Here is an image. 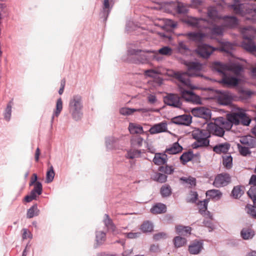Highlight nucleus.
<instances>
[{"label":"nucleus","instance_id":"nucleus-55","mask_svg":"<svg viewBox=\"0 0 256 256\" xmlns=\"http://www.w3.org/2000/svg\"><path fill=\"white\" fill-rule=\"evenodd\" d=\"M242 194V190L238 186H234L232 192V195L235 198L240 197Z\"/></svg>","mask_w":256,"mask_h":256},{"label":"nucleus","instance_id":"nucleus-58","mask_svg":"<svg viewBox=\"0 0 256 256\" xmlns=\"http://www.w3.org/2000/svg\"><path fill=\"white\" fill-rule=\"evenodd\" d=\"M159 171L164 172L166 174H170L173 172L174 169L172 166H161L158 168Z\"/></svg>","mask_w":256,"mask_h":256},{"label":"nucleus","instance_id":"nucleus-53","mask_svg":"<svg viewBox=\"0 0 256 256\" xmlns=\"http://www.w3.org/2000/svg\"><path fill=\"white\" fill-rule=\"evenodd\" d=\"M170 187L168 185H164L161 188L160 193L162 196L166 197L171 194Z\"/></svg>","mask_w":256,"mask_h":256},{"label":"nucleus","instance_id":"nucleus-24","mask_svg":"<svg viewBox=\"0 0 256 256\" xmlns=\"http://www.w3.org/2000/svg\"><path fill=\"white\" fill-rule=\"evenodd\" d=\"M182 150V147L178 142H174L170 147L166 148L165 152L169 154H176L180 152Z\"/></svg>","mask_w":256,"mask_h":256},{"label":"nucleus","instance_id":"nucleus-7","mask_svg":"<svg viewBox=\"0 0 256 256\" xmlns=\"http://www.w3.org/2000/svg\"><path fill=\"white\" fill-rule=\"evenodd\" d=\"M82 97L79 95L74 96L70 102L69 110L73 118L75 120H78L82 118Z\"/></svg>","mask_w":256,"mask_h":256},{"label":"nucleus","instance_id":"nucleus-34","mask_svg":"<svg viewBox=\"0 0 256 256\" xmlns=\"http://www.w3.org/2000/svg\"><path fill=\"white\" fill-rule=\"evenodd\" d=\"M176 229L178 234L183 236L190 235L192 230L191 227L189 226H183L182 225L176 226Z\"/></svg>","mask_w":256,"mask_h":256},{"label":"nucleus","instance_id":"nucleus-12","mask_svg":"<svg viewBox=\"0 0 256 256\" xmlns=\"http://www.w3.org/2000/svg\"><path fill=\"white\" fill-rule=\"evenodd\" d=\"M217 94V100L220 104L227 106L232 103L233 96L229 92L219 90Z\"/></svg>","mask_w":256,"mask_h":256},{"label":"nucleus","instance_id":"nucleus-28","mask_svg":"<svg viewBox=\"0 0 256 256\" xmlns=\"http://www.w3.org/2000/svg\"><path fill=\"white\" fill-rule=\"evenodd\" d=\"M230 148V144L227 142L220 144L213 148V150L218 154L226 153Z\"/></svg>","mask_w":256,"mask_h":256},{"label":"nucleus","instance_id":"nucleus-18","mask_svg":"<svg viewBox=\"0 0 256 256\" xmlns=\"http://www.w3.org/2000/svg\"><path fill=\"white\" fill-rule=\"evenodd\" d=\"M167 124L166 122L155 124L150 128L149 132L152 134L165 132L167 131Z\"/></svg>","mask_w":256,"mask_h":256},{"label":"nucleus","instance_id":"nucleus-40","mask_svg":"<svg viewBox=\"0 0 256 256\" xmlns=\"http://www.w3.org/2000/svg\"><path fill=\"white\" fill-rule=\"evenodd\" d=\"M105 226L108 230L114 232L116 226L112 222V220L109 217L108 214H104V219L103 220Z\"/></svg>","mask_w":256,"mask_h":256},{"label":"nucleus","instance_id":"nucleus-41","mask_svg":"<svg viewBox=\"0 0 256 256\" xmlns=\"http://www.w3.org/2000/svg\"><path fill=\"white\" fill-rule=\"evenodd\" d=\"M144 139L140 136L136 135L132 136L130 142L134 147H140L142 146Z\"/></svg>","mask_w":256,"mask_h":256},{"label":"nucleus","instance_id":"nucleus-21","mask_svg":"<svg viewBox=\"0 0 256 256\" xmlns=\"http://www.w3.org/2000/svg\"><path fill=\"white\" fill-rule=\"evenodd\" d=\"M242 43V46L248 52H256V46L254 42V39L244 38Z\"/></svg>","mask_w":256,"mask_h":256},{"label":"nucleus","instance_id":"nucleus-9","mask_svg":"<svg viewBox=\"0 0 256 256\" xmlns=\"http://www.w3.org/2000/svg\"><path fill=\"white\" fill-rule=\"evenodd\" d=\"M216 122L224 128V130H229L231 129L233 124L238 125V120H236V116L234 113L228 114L226 118L219 117L216 119Z\"/></svg>","mask_w":256,"mask_h":256},{"label":"nucleus","instance_id":"nucleus-1","mask_svg":"<svg viewBox=\"0 0 256 256\" xmlns=\"http://www.w3.org/2000/svg\"><path fill=\"white\" fill-rule=\"evenodd\" d=\"M212 67L222 77L221 82L228 86H235L238 84V78L229 76L230 72L240 76L244 70L242 66L238 64H229L215 62L212 63Z\"/></svg>","mask_w":256,"mask_h":256},{"label":"nucleus","instance_id":"nucleus-26","mask_svg":"<svg viewBox=\"0 0 256 256\" xmlns=\"http://www.w3.org/2000/svg\"><path fill=\"white\" fill-rule=\"evenodd\" d=\"M138 112L142 113L148 112L146 108H122L120 110V112L121 114L124 116H129L132 114L134 112Z\"/></svg>","mask_w":256,"mask_h":256},{"label":"nucleus","instance_id":"nucleus-54","mask_svg":"<svg viewBox=\"0 0 256 256\" xmlns=\"http://www.w3.org/2000/svg\"><path fill=\"white\" fill-rule=\"evenodd\" d=\"M246 212L252 216L253 218H256V208L251 204H247L246 207Z\"/></svg>","mask_w":256,"mask_h":256},{"label":"nucleus","instance_id":"nucleus-57","mask_svg":"<svg viewBox=\"0 0 256 256\" xmlns=\"http://www.w3.org/2000/svg\"><path fill=\"white\" fill-rule=\"evenodd\" d=\"M240 96L242 99L249 98L252 94V92L248 90H241L239 92Z\"/></svg>","mask_w":256,"mask_h":256},{"label":"nucleus","instance_id":"nucleus-10","mask_svg":"<svg viewBox=\"0 0 256 256\" xmlns=\"http://www.w3.org/2000/svg\"><path fill=\"white\" fill-rule=\"evenodd\" d=\"M231 181L230 175L227 173L218 174L213 182V185L216 188H220L227 186Z\"/></svg>","mask_w":256,"mask_h":256},{"label":"nucleus","instance_id":"nucleus-13","mask_svg":"<svg viewBox=\"0 0 256 256\" xmlns=\"http://www.w3.org/2000/svg\"><path fill=\"white\" fill-rule=\"evenodd\" d=\"M207 129L210 134H212L214 136L222 137L224 134V130L219 124L215 121V122L209 123L207 126Z\"/></svg>","mask_w":256,"mask_h":256},{"label":"nucleus","instance_id":"nucleus-23","mask_svg":"<svg viewBox=\"0 0 256 256\" xmlns=\"http://www.w3.org/2000/svg\"><path fill=\"white\" fill-rule=\"evenodd\" d=\"M208 200H204L202 201H200L198 204V206L199 209V212L204 216H208V217L211 218L210 212L207 211L208 204Z\"/></svg>","mask_w":256,"mask_h":256},{"label":"nucleus","instance_id":"nucleus-44","mask_svg":"<svg viewBox=\"0 0 256 256\" xmlns=\"http://www.w3.org/2000/svg\"><path fill=\"white\" fill-rule=\"evenodd\" d=\"M140 230L143 232H151L153 230V224L149 221H146L141 225Z\"/></svg>","mask_w":256,"mask_h":256},{"label":"nucleus","instance_id":"nucleus-31","mask_svg":"<svg viewBox=\"0 0 256 256\" xmlns=\"http://www.w3.org/2000/svg\"><path fill=\"white\" fill-rule=\"evenodd\" d=\"M62 110V98H59L56 102V108L54 110L52 119H51V123L52 124L54 122V118L55 116L58 117L60 114Z\"/></svg>","mask_w":256,"mask_h":256},{"label":"nucleus","instance_id":"nucleus-15","mask_svg":"<svg viewBox=\"0 0 256 256\" xmlns=\"http://www.w3.org/2000/svg\"><path fill=\"white\" fill-rule=\"evenodd\" d=\"M192 114L196 117L208 119L211 116L210 110L205 107H198L192 110Z\"/></svg>","mask_w":256,"mask_h":256},{"label":"nucleus","instance_id":"nucleus-39","mask_svg":"<svg viewBox=\"0 0 256 256\" xmlns=\"http://www.w3.org/2000/svg\"><path fill=\"white\" fill-rule=\"evenodd\" d=\"M130 132L132 134H142L144 132L143 128L142 126L134 123H130L128 126Z\"/></svg>","mask_w":256,"mask_h":256},{"label":"nucleus","instance_id":"nucleus-2","mask_svg":"<svg viewBox=\"0 0 256 256\" xmlns=\"http://www.w3.org/2000/svg\"><path fill=\"white\" fill-rule=\"evenodd\" d=\"M186 65L188 67L187 72H174V76L180 82V86H186L192 89H196L189 78V76H198L202 68V64L197 62H187Z\"/></svg>","mask_w":256,"mask_h":256},{"label":"nucleus","instance_id":"nucleus-52","mask_svg":"<svg viewBox=\"0 0 256 256\" xmlns=\"http://www.w3.org/2000/svg\"><path fill=\"white\" fill-rule=\"evenodd\" d=\"M208 16L212 20H215L218 16V11L214 7H210L208 10Z\"/></svg>","mask_w":256,"mask_h":256},{"label":"nucleus","instance_id":"nucleus-16","mask_svg":"<svg viewBox=\"0 0 256 256\" xmlns=\"http://www.w3.org/2000/svg\"><path fill=\"white\" fill-rule=\"evenodd\" d=\"M233 113L236 116V120H238V124L240 123L244 126H248L250 124L251 120L246 116L244 111L240 110Z\"/></svg>","mask_w":256,"mask_h":256},{"label":"nucleus","instance_id":"nucleus-45","mask_svg":"<svg viewBox=\"0 0 256 256\" xmlns=\"http://www.w3.org/2000/svg\"><path fill=\"white\" fill-rule=\"evenodd\" d=\"M167 176L160 172H156L153 176L152 178L154 180L159 182H164L167 180Z\"/></svg>","mask_w":256,"mask_h":256},{"label":"nucleus","instance_id":"nucleus-35","mask_svg":"<svg viewBox=\"0 0 256 256\" xmlns=\"http://www.w3.org/2000/svg\"><path fill=\"white\" fill-rule=\"evenodd\" d=\"M206 195L210 198L218 200L221 198L222 193L220 190L214 189L208 190Z\"/></svg>","mask_w":256,"mask_h":256},{"label":"nucleus","instance_id":"nucleus-8","mask_svg":"<svg viewBox=\"0 0 256 256\" xmlns=\"http://www.w3.org/2000/svg\"><path fill=\"white\" fill-rule=\"evenodd\" d=\"M178 86L180 88L182 98L186 102L196 104L201 103L200 98L192 91V89L186 86H180V82L178 84Z\"/></svg>","mask_w":256,"mask_h":256},{"label":"nucleus","instance_id":"nucleus-63","mask_svg":"<svg viewBox=\"0 0 256 256\" xmlns=\"http://www.w3.org/2000/svg\"><path fill=\"white\" fill-rule=\"evenodd\" d=\"M34 186V188L32 190L36 192L38 196L41 194L42 191V184L40 182H38Z\"/></svg>","mask_w":256,"mask_h":256},{"label":"nucleus","instance_id":"nucleus-19","mask_svg":"<svg viewBox=\"0 0 256 256\" xmlns=\"http://www.w3.org/2000/svg\"><path fill=\"white\" fill-rule=\"evenodd\" d=\"M174 122L180 125L188 126L192 122V116L188 114L180 116L174 118Z\"/></svg>","mask_w":256,"mask_h":256},{"label":"nucleus","instance_id":"nucleus-61","mask_svg":"<svg viewBox=\"0 0 256 256\" xmlns=\"http://www.w3.org/2000/svg\"><path fill=\"white\" fill-rule=\"evenodd\" d=\"M232 48V44L229 42H224L222 46L220 48V50L222 52H230V50Z\"/></svg>","mask_w":256,"mask_h":256},{"label":"nucleus","instance_id":"nucleus-42","mask_svg":"<svg viewBox=\"0 0 256 256\" xmlns=\"http://www.w3.org/2000/svg\"><path fill=\"white\" fill-rule=\"evenodd\" d=\"M141 153L140 150L130 149L128 151L126 157L130 159L138 158L140 156Z\"/></svg>","mask_w":256,"mask_h":256},{"label":"nucleus","instance_id":"nucleus-36","mask_svg":"<svg viewBox=\"0 0 256 256\" xmlns=\"http://www.w3.org/2000/svg\"><path fill=\"white\" fill-rule=\"evenodd\" d=\"M178 13L180 14H186L188 12V6L182 2H178L173 4Z\"/></svg>","mask_w":256,"mask_h":256},{"label":"nucleus","instance_id":"nucleus-50","mask_svg":"<svg viewBox=\"0 0 256 256\" xmlns=\"http://www.w3.org/2000/svg\"><path fill=\"white\" fill-rule=\"evenodd\" d=\"M174 240V246L176 248L183 246L186 242L185 238L179 236L175 237Z\"/></svg>","mask_w":256,"mask_h":256},{"label":"nucleus","instance_id":"nucleus-17","mask_svg":"<svg viewBox=\"0 0 256 256\" xmlns=\"http://www.w3.org/2000/svg\"><path fill=\"white\" fill-rule=\"evenodd\" d=\"M240 142L242 145L250 148L256 146V138L250 135L242 136L240 139Z\"/></svg>","mask_w":256,"mask_h":256},{"label":"nucleus","instance_id":"nucleus-29","mask_svg":"<svg viewBox=\"0 0 256 256\" xmlns=\"http://www.w3.org/2000/svg\"><path fill=\"white\" fill-rule=\"evenodd\" d=\"M167 160V155L166 154L157 153L155 154L153 162L155 164L160 166L166 163Z\"/></svg>","mask_w":256,"mask_h":256},{"label":"nucleus","instance_id":"nucleus-49","mask_svg":"<svg viewBox=\"0 0 256 256\" xmlns=\"http://www.w3.org/2000/svg\"><path fill=\"white\" fill-rule=\"evenodd\" d=\"M12 101H10L7 104L6 108L5 110L4 114V117L6 120H10L12 114Z\"/></svg>","mask_w":256,"mask_h":256},{"label":"nucleus","instance_id":"nucleus-4","mask_svg":"<svg viewBox=\"0 0 256 256\" xmlns=\"http://www.w3.org/2000/svg\"><path fill=\"white\" fill-rule=\"evenodd\" d=\"M185 23L200 30L209 29L210 32L214 36L222 34L224 28L222 26L212 25L206 20L204 18H196L194 17H188L184 20Z\"/></svg>","mask_w":256,"mask_h":256},{"label":"nucleus","instance_id":"nucleus-64","mask_svg":"<svg viewBox=\"0 0 256 256\" xmlns=\"http://www.w3.org/2000/svg\"><path fill=\"white\" fill-rule=\"evenodd\" d=\"M154 239L156 240H158L162 239H165L167 238V234L164 232L156 234L153 236Z\"/></svg>","mask_w":256,"mask_h":256},{"label":"nucleus","instance_id":"nucleus-37","mask_svg":"<svg viewBox=\"0 0 256 256\" xmlns=\"http://www.w3.org/2000/svg\"><path fill=\"white\" fill-rule=\"evenodd\" d=\"M148 52H152L154 54V55L156 56V54H160L162 55H164L166 56H169L172 54V50L171 48L168 46H164L162 48L158 50V52H154L151 50H147Z\"/></svg>","mask_w":256,"mask_h":256},{"label":"nucleus","instance_id":"nucleus-33","mask_svg":"<svg viewBox=\"0 0 256 256\" xmlns=\"http://www.w3.org/2000/svg\"><path fill=\"white\" fill-rule=\"evenodd\" d=\"M188 38L195 42H200L204 36V34L201 32H190L186 34Z\"/></svg>","mask_w":256,"mask_h":256},{"label":"nucleus","instance_id":"nucleus-22","mask_svg":"<svg viewBox=\"0 0 256 256\" xmlns=\"http://www.w3.org/2000/svg\"><path fill=\"white\" fill-rule=\"evenodd\" d=\"M202 248V242L196 241L193 242L189 246L188 250L190 254H198L201 252Z\"/></svg>","mask_w":256,"mask_h":256},{"label":"nucleus","instance_id":"nucleus-62","mask_svg":"<svg viewBox=\"0 0 256 256\" xmlns=\"http://www.w3.org/2000/svg\"><path fill=\"white\" fill-rule=\"evenodd\" d=\"M163 21L164 23V27L169 28H174L176 26V24L174 22L170 19H164Z\"/></svg>","mask_w":256,"mask_h":256},{"label":"nucleus","instance_id":"nucleus-32","mask_svg":"<svg viewBox=\"0 0 256 256\" xmlns=\"http://www.w3.org/2000/svg\"><path fill=\"white\" fill-rule=\"evenodd\" d=\"M166 210L165 204L162 203H158L154 205L150 209V212L154 214L164 213Z\"/></svg>","mask_w":256,"mask_h":256},{"label":"nucleus","instance_id":"nucleus-48","mask_svg":"<svg viewBox=\"0 0 256 256\" xmlns=\"http://www.w3.org/2000/svg\"><path fill=\"white\" fill-rule=\"evenodd\" d=\"M238 148L240 153L242 156H246L248 154H250L251 153L250 150V148L248 146L238 144Z\"/></svg>","mask_w":256,"mask_h":256},{"label":"nucleus","instance_id":"nucleus-11","mask_svg":"<svg viewBox=\"0 0 256 256\" xmlns=\"http://www.w3.org/2000/svg\"><path fill=\"white\" fill-rule=\"evenodd\" d=\"M216 50V48L210 45L200 44L198 46L196 52L201 57L208 58Z\"/></svg>","mask_w":256,"mask_h":256},{"label":"nucleus","instance_id":"nucleus-56","mask_svg":"<svg viewBox=\"0 0 256 256\" xmlns=\"http://www.w3.org/2000/svg\"><path fill=\"white\" fill-rule=\"evenodd\" d=\"M106 240V233L102 232H96V240L98 244H101Z\"/></svg>","mask_w":256,"mask_h":256},{"label":"nucleus","instance_id":"nucleus-30","mask_svg":"<svg viewBox=\"0 0 256 256\" xmlns=\"http://www.w3.org/2000/svg\"><path fill=\"white\" fill-rule=\"evenodd\" d=\"M254 234V230L249 228H243L240 232V236L244 240L252 239Z\"/></svg>","mask_w":256,"mask_h":256},{"label":"nucleus","instance_id":"nucleus-14","mask_svg":"<svg viewBox=\"0 0 256 256\" xmlns=\"http://www.w3.org/2000/svg\"><path fill=\"white\" fill-rule=\"evenodd\" d=\"M164 101L166 104L173 107L180 108L182 106L180 97L176 94H168L164 97Z\"/></svg>","mask_w":256,"mask_h":256},{"label":"nucleus","instance_id":"nucleus-51","mask_svg":"<svg viewBox=\"0 0 256 256\" xmlns=\"http://www.w3.org/2000/svg\"><path fill=\"white\" fill-rule=\"evenodd\" d=\"M54 176V168H53V166H51L49 168L46 172V182L47 183L51 182L53 180Z\"/></svg>","mask_w":256,"mask_h":256},{"label":"nucleus","instance_id":"nucleus-38","mask_svg":"<svg viewBox=\"0 0 256 256\" xmlns=\"http://www.w3.org/2000/svg\"><path fill=\"white\" fill-rule=\"evenodd\" d=\"M106 146L108 148L112 150L116 148L118 144V139L114 137H109L106 140Z\"/></svg>","mask_w":256,"mask_h":256},{"label":"nucleus","instance_id":"nucleus-27","mask_svg":"<svg viewBox=\"0 0 256 256\" xmlns=\"http://www.w3.org/2000/svg\"><path fill=\"white\" fill-rule=\"evenodd\" d=\"M112 7V4H111L109 0H104L102 6V11L101 13L102 16L106 20L110 12Z\"/></svg>","mask_w":256,"mask_h":256},{"label":"nucleus","instance_id":"nucleus-46","mask_svg":"<svg viewBox=\"0 0 256 256\" xmlns=\"http://www.w3.org/2000/svg\"><path fill=\"white\" fill-rule=\"evenodd\" d=\"M38 209L37 206L34 205L30 208L27 212V218H30L34 216H38Z\"/></svg>","mask_w":256,"mask_h":256},{"label":"nucleus","instance_id":"nucleus-59","mask_svg":"<svg viewBox=\"0 0 256 256\" xmlns=\"http://www.w3.org/2000/svg\"><path fill=\"white\" fill-rule=\"evenodd\" d=\"M158 74V70L152 69L147 70L144 71V74L146 76L155 78Z\"/></svg>","mask_w":256,"mask_h":256},{"label":"nucleus","instance_id":"nucleus-5","mask_svg":"<svg viewBox=\"0 0 256 256\" xmlns=\"http://www.w3.org/2000/svg\"><path fill=\"white\" fill-rule=\"evenodd\" d=\"M145 52L148 53L147 51L142 52L140 50H129L128 51V60L130 62L138 64H146L152 59L158 60L156 56L153 54L152 56H148Z\"/></svg>","mask_w":256,"mask_h":256},{"label":"nucleus","instance_id":"nucleus-6","mask_svg":"<svg viewBox=\"0 0 256 256\" xmlns=\"http://www.w3.org/2000/svg\"><path fill=\"white\" fill-rule=\"evenodd\" d=\"M192 136L196 140L192 144L194 148L207 146L209 145L208 138L210 137V134L208 129L206 130L195 129L192 132Z\"/></svg>","mask_w":256,"mask_h":256},{"label":"nucleus","instance_id":"nucleus-43","mask_svg":"<svg viewBox=\"0 0 256 256\" xmlns=\"http://www.w3.org/2000/svg\"><path fill=\"white\" fill-rule=\"evenodd\" d=\"M194 154L190 151L185 152L180 157V160L182 164H184L186 162L191 160L193 158Z\"/></svg>","mask_w":256,"mask_h":256},{"label":"nucleus","instance_id":"nucleus-47","mask_svg":"<svg viewBox=\"0 0 256 256\" xmlns=\"http://www.w3.org/2000/svg\"><path fill=\"white\" fill-rule=\"evenodd\" d=\"M232 158L231 156H226L223 157L222 164L224 166L228 169H230L232 167Z\"/></svg>","mask_w":256,"mask_h":256},{"label":"nucleus","instance_id":"nucleus-25","mask_svg":"<svg viewBox=\"0 0 256 256\" xmlns=\"http://www.w3.org/2000/svg\"><path fill=\"white\" fill-rule=\"evenodd\" d=\"M224 26L227 28L236 27L238 24V19L234 16H226L224 18Z\"/></svg>","mask_w":256,"mask_h":256},{"label":"nucleus","instance_id":"nucleus-20","mask_svg":"<svg viewBox=\"0 0 256 256\" xmlns=\"http://www.w3.org/2000/svg\"><path fill=\"white\" fill-rule=\"evenodd\" d=\"M242 32L244 38L254 39L256 36V29L252 26L242 28Z\"/></svg>","mask_w":256,"mask_h":256},{"label":"nucleus","instance_id":"nucleus-3","mask_svg":"<svg viewBox=\"0 0 256 256\" xmlns=\"http://www.w3.org/2000/svg\"><path fill=\"white\" fill-rule=\"evenodd\" d=\"M228 6L234 14L245 16L246 20L252 22H256V7H254L250 3H242L240 0H233Z\"/></svg>","mask_w":256,"mask_h":256},{"label":"nucleus","instance_id":"nucleus-60","mask_svg":"<svg viewBox=\"0 0 256 256\" xmlns=\"http://www.w3.org/2000/svg\"><path fill=\"white\" fill-rule=\"evenodd\" d=\"M247 194L252 201L256 200V187L252 186L248 191Z\"/></svg>","mask_w":256,"mask_h":256}]
</instances>
